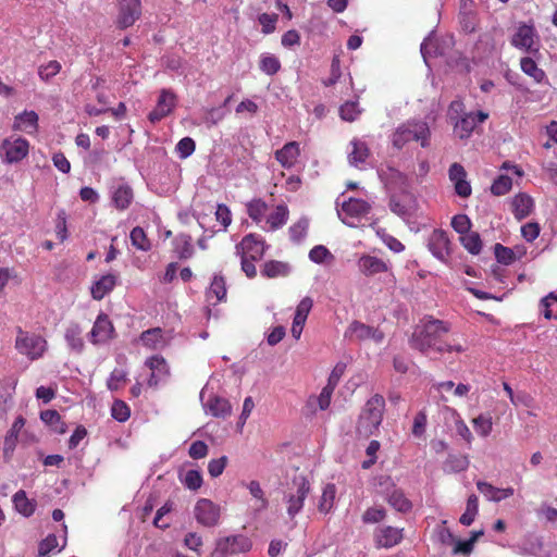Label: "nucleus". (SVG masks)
<instances>
[{
	"label": "nucleus",
	"mask_w": 557,
	"mask_h": 557,
	"mask_svg": "<svg viewBox=\"0 0 557 557\" xmlns=\"http://www.w3.org/2000/svg\"><path fill=\"white\" fill-rule=\"evenodd\" d=\"M533 209L534 200L525 193H520L511 199V210L517 220L525 219L532 213Z\"/></svg>",
	"instance_id": "obj_27"
},
{
	"label": "nucleus",
	"mask_w": 557,
	"mask_h": 557,
	"mask_svg": "<svg viewBox=\"0 0 557 557\" xmlns=\"http://www.w3.org/2000/svg\"><path fill=\"white\" fill-rule=\"evenodd\" d=\"M309 492V482L304 476L295 478L293 486L284 495L286 511L290 519H294L301 511Z\"/></svg>",
	"instance_id": "obj_5"
},
{
	"label": "nucleus",
	"mask_w": 557,
	"mask_h": 557,
	"mask_svg": "<svg viewBox=\"0 0 557 557\" xmlns=\"http://www.w3.org/2000/svg\"><path fill=\"white\" fill-rule=\"evenodd\" d=\"M334 392L332 386L325 385L319 396H311L307 401V408L309 412L314 413L317 409L325 410L331 404V397Z\"/></svg>",
	"instance_id": "obj_34"
},
{
	"label": "nucleus",
	"mask_w": 557,
	"mask_h": 557,
	"mask_svg": "<svg viewBox=\"0 0 557 557\" xmlns=\"http://www.w3.org/2000/svg\"><path fill=\"white\" fill-rule=\"evenodd\" d=\"M471 220L466 214H457L451 220V227L460 234V236L471 231Z\"/></svg>",
	"instance_id": "obj_58"
},
{
	"label": "nucleus",
	"mask_w": 557,
	"mask_h": 557,
	"mask_svg": "<svg viewBox=\"0 0 557 557\" xmlns=\"http://www.w3.org/2000/svg\"><path fill=\"white\" fill-rule=\"evenodd\" d=\"M386 500L393 508L401 512H406L411 508V503L400 490L394 488L386 495Z\"/></svg>",
	"instance_id": "obj_42"
},
{
	"label": "nucleus",
	"mask_w": 557,
	"mask_h": 557,
	"mask_svg": "<svg viewBox=\"0 0 557 557\" xmlns=\"http://www.w3.org/2000/svg\"><path fill=\"white\" fill-rule=\"evenodd\" d=\"M141 1L140 0H120L119 15L116 24L120 28H127L140 17Z\"/></svg>",
	"instance_id": "obj_12"
},
{
	"label": "nucleus",
	"mask_w": 557,
	"mask_h": 557,
	"mask_svg": "<svg viewBox=\"0 0 557 557\" xmlns=\"http://www.w3.org/2000/svg\"><path fill=\"white\" fill-rule=\"evenodd\" d=\"M247 488L251 496L255 498L256 510H264L268 507V500L264 497V493L260 486V483L258 481H250L247 484Z\"/></svg>",
	"instance_id": "obj_47"
},
{
	"label": "nucleus",
	"mask_w": 557,
	"mask_h": 557,
	"mask_svg": "<svg viewBox=\"0 0 557 557\" xmlns=\"http://www.w3.org/2000/svg\"><path fill=\"white\" fill-rule=\"evenodd\" d=\"M176 106L175 95L163 89L159 96L156 108L149 113L148 119L151 123H157L169 115Z\"/></svg>",
	"instance_id": "obj_18"
},
{
	"label": "nucleus",
	"mask_w": 557,
	"mask_h": 557,
	"mask_svg": "<svg viewBox=\"0 0 557 557\" xmlns=\"http://www.w3.org/2000/svg\"><path fill=\"white\" fill-rule=\"evenodd\" d=\"M512 186V180L508 175L498 176L492 184L491 191L496 196L507 194Z\"/></svg>",
	"instance_id": "obj_55"
},
{
	"label": "nucleus",
	"mask_w": 557,
	"mask_h": 557,
	"mask_svg": "<svg viewBox=\"0 0 557 557\" xmlns=\"http://www.w3.org/2000/svg\"><path fill=\"white\" fill-rule=\"evenodd\" d=\"M473 428L475 432L482 436L486 437L491 434L493 429L492 417L490 414H480L472 420Z\"/></svg>",
	"instance_id": "obj_51"
},
{
	"label": "nucleus",
	"mask_w": 557,
	"mask_h": 557,
	"mask_svg": "<svg viewBox=\"0 0 557 557\" xmlns=\"http://www.w3.org/2000/svg\"><path fill=\"white\" fill-rule=\"evenodd\" d=\"M195 148H196V144H195L194 139L190 137L182 138L175 147L177 154L182 159H186L189 156H191V153L195 151Z\"/></svg>",
	"instance_id": "obj_62"
},
{
	"label": "nucleus",
	"mask_w": 557,
	"mask_h": 557,
	"mask_svg": "<svg viewBox=\"0 0 557 557\" xmlns=\"http://www.w3.org/2000/svg\"><path fill=\"white\" fill-rule=\"evenodd\" d=\"M110 194L114 207L119 210L127 209L134 199L132 187L123 181L113 183L110 187Z\"/></svg>",
	"instance_id": "obj_19"
},
{
	"label": "nucleus",
	"mask_w": 557,
	"mask_h": 557,
	"mask_svg": "<svg viewBox=\"0 0 557 557\" xmlns=\"http://www.w3.org/2000/svg\"><path fill=\"white\" fill-rule=\"evenodd\" d=\"M83 329L77 323H70L64 332V339L69 349L75 354H82L85 347L82 336Z\"/></svg>",
	"instance_id": "obj_29"
},
{
	"label": "nucleus",
	"mask_w": 557,
	"mask_h": 557,
	"mask_svg": "<svg viewBox=\"0 0 557 557\" xmlns=\"http://www.w3.org/2000/svg\"><path fill=\"white\" fill-rule=\"evenodd\" d=\"M235 248L236 255L250 258L251 260H259L264 256L267 246L260 236L248 234Z\"/></svg>",
	"instance_id": "obj_11"
},
{
	"label": "nucleus",
	"mask_w": 557,
	"mask_h": 557,
	"mask_svg": "<svg viewBox=\"0 0 557 557\" xmlns=\"http://www.w3.org/2000/svg\"><path fill=\"white\" fill-rule=\"evenodd\" d=\"M268 211V206L261 199H255L247 206L248 215L256 222L261 223Z\"/></svg>",
	"instance_id": "obj_48"
},
{
	"label": "nucleus",
	"mask_w": 557,
	"mask_h": 557,
	"mask_svg": "<svg viewBox=\"0 0 557 557\" xmlns=\"http://www.w3.org/2000/svg\"><path fill=\"white\" fill-rule=\"evenodd\" d=\"M140 339L144 346L153 350L162 349L168 343L162 330L159 327L145 331L141 334Z\"/></svg>",
	"instance_id": "obj_35"
},
{
	"label": "nucleus",
	"mask_w": 557,
	"mask_h": 557,
	"mask_svg": "<svg viewBox=\"0 0 557 557\" xmlns=\"http://www.w3.org/2000/svg\"><path fill=\"white\" fill-rule=\"evenodd\" d=\"M449 180L454 183L458 196L467 198L471 195L470 183L466 180L467 173L460 163H453L448 171Z\"/></svg>",
	"instance_id": "obj_23"
},
{
	"label": "nucleus",
	"mask_w": 557,
	"mask_h": 557,
	"mask_svg": "<svg viewBox=\"0 0 557 557\" xmlns=\"http://www.w3.org/2000/svg\"><path fill=\"white\" fill-rule=\"evenodd\" d=\"M479 511V502L475 495H470L467 500L466 511L461 515L459 521L469 527L475 519Z\"/></svg>",
	"instance_id": "obj_46"
},
{
	"label": "nucleus",
	"mask_w": 557,
	"mask_h": 557,
	"mask_svg": "<svg viewBox=\"0 0 557 557\" xmlns=\"http://www.w3.org/2000/svg\"><path fill=\"white\" fill-rule=\"evenodd\" d=\"M341 117L345 121L352 122L360 114L358 103L355 101H347L339 108Z\"/></svg>",
	"instance_id": "obj_61"
},
{
	"label": "nucleus",
	"mask_w": 557,
	"mask_h": 557,
	"mask_svg": "<svg viewBox=\"0 0 557 557\" xmlns=\"http://www.w3.org/2000/svg\"><path fill=\"white\" fill-rule=\"evenodd\" d=\"M510 42L515 48L531 53L533 54V57L539 54L537 34L532 25H518L511 37Z\"/></svg>",
	"instance_id": "obj_9"
},
{
	"label": "nucleus",
	"mask_w": 557,
	"mask_h": 557,
	"mask_svg": "<svg viewBox=\"0 0 557 557\" xmlns=\"http://www.w3.org/2000/svg\"><path fill=\"white\" fill-rule=\"evenodd\" d=\"M488 114L483 111L466 113L456 121L454 132L460 138L470 137L478 124L483 123Z\"/></svg>",
	"instance_id": "obj_13"
},
{
	"label": "nucleus",
	"mask_w": 557,
	"mask_h": 557,
	"mask_svg": "<svg viewBox=\"0 0 557 557\" xmlns=\"http://www.w3.org/2000/svg\"><path fill=\"white\" fill-rule=\"evenodd\" d=\"M336 487L334 484H326L318 503V509L322 513H329L335 502Z\"/></svg>",
	"instance_id": "obj_40"
},
{
	"label": "nucleus",
	"mask_w": 557,
	"mask_h": 557,
	"mask_svg": "<svg viewBox=\"0 0 557 557\" xmlns=\"http://www.w3.org/2000/svg\"><path fill=\"white\" fill-rule=\"evenodd\" d=\"M379 176L391 190L406 191L408 177L397 169L392 166L382 168L379 170Z\"/></svg>",
	"instance_id": "obj_22"
},
{
	"label": "nucleus",
	"mask_w": 557,
	"mask_h": 557,
	"mask_svg": "<svg viewBox=\"0 0 557 557\" xmlns=\"http://www.w3.org/2000/svg\"><path fill=\"white\" fill-rule=\"evenodd\" d=\"M38 114L33 110H25L17 114L14 119L13 129L21 131L26 134H34L38 128Z\"/></svg>",
	"instance_id": "obj_28"
},
{
	"label": "nucleus",
	"mask_w": 557,
	"mask_h": 557,
	"mask_svg": "<svg viewBox=\"0 0 557 557\" xmlns=\"http://www.w3.org/2000/svg\"><path fill=\"white\" fill-rule=\"evenodd\" d=\"M299 154V144L289 141L275 152V159L283 168L292 169L297 163Z\"/></svg>",
	"instance_id": "obj_26"
},
{
	"label": "nucleus",
	"mask_w": 557,
	"mask_h": 557,
	"mask_svg": "<svg viewBox=\"0 0 557 557\" xmlns=\"http://www.w3.org/2000/svg\"><path fill=\"white\" fill-rule=\"evenodd\" d=\"M428 247L432 255L441 261H446L450 255V242L446 232L434 230L429 237Z\"/></svg>",
	"instance_id": "obj_17"
},
{
	"label": "nucleus",
	"mask_w": 557,
	"mask_h": 557,
	"mask_svg": "<svg viewBox=\"0 0 557 557\" xmlns=\"http://www.w3.org/2000/svg\"><path fill=\"white\" fill-rule=\"evenodd\" d=\"M308 226L309 222L307 219L302 218L297 221L288 230L290 239L295 243L301 242L307 235Z\"/></svg>",
	"instance_id": "obj_52"
},
{
	"label": "nucleus",
	"mask_w": 557,
	"mask_h": 557,
	"mask_svg": "<svg viewBox=\"0 0 557 557\" xmlns=\"http://www.w3.org/2000/svg\"><path fill=\"white\" fill-rule=\"evenodd\" d=\"M175 252L181 259H187L193 256L194 248L191 238L188 235H180L175 239Z\"/></svg>",
	"instance_id": "obj_49"
},
{
	"label": "nucleus",
	"mask_w": 557,
	"mask_h": 557,
	"mask_svg": "<svg viewBox=\"0 0 557 557\" xmlns=\"http://www.w3.org/2000/svg\"><path fill=\"white\" fill-rule=\"evenodd\" d=\"M15 348L21 355L34 361L44 357L48 349V342L39 334L18 329L15 338Z\"/></svg>",
	"instance_id": "obj_4"
},
{
	"label": "nucleus",
	"mask_w": 557,
	"mask_h": 557,
	"mask_svg": "<svg viewBox=\"0 0 557 557\" xmlns=\"http://www.w3.org/2000/svg\"><path fill=\"white\" fill-rule=\"evenodd\" d=\"M226 297V285L225 280L221 275H214L211 284L207 290V298L211 301L213 298L215 301L213 304L223 301Z\"/></svg>",
	"instance_id": "obj_38"
},
{
	"label": "nucleus",
	"mask_w": 557,
	"mask_h": 557,
	"mask_svg": "<svg viewBox=\"0 0 557 557\" xmlns=\"http://www.w3.org/2000/svg\"><path fill=\"white\" fill-rule=\"evenodd\" d=\"M403 539V530L394 527H382L375 530L374 540L377 546L389 548Z\"/></svg>",
	"instance_id": "obj_25"
},
{
	"label": "nucleus",
	"mask_w": 557,
	"mask_h": 557,
	"mask_svg": "<svg viewBox=\"0 0 557 557\" xmlns=\"http://www.w3.org/2000/svg\"><path fill=\"white\" fill-rule=\"evenodd\" d=\"M111 414L116 421L124 422L129 418V408L124 401L115 400L111 408Z\"/></svg>",
	"instance_id": "obj_63"
},
{
	"label": "nucleus",
	"mask_w": 557,
	"mask_h": 557,
	"mask_svg": "<svg viewBox=\"0 0 557 557\" xmlns=\"http://www.w3.org/2000/svg\"><path fill=\"white\" fill-rule=\"evenodd\" d=\"M450 330L448 323L434 319L433 317H424L419 324L414 327V331L410 338V345L412 348L418 349L423 354L430 351L436 352H463L466 347L460 343L453 341L451 343L443 339Z\"/></svg>",
	"instance_id": "obj_1"
},
{
	"label": "nucleus",
	"mask_w": 557,
	"mask_h": 557,
	"mask_svg": "<svg viewBox=\"0 0 557 557\" xmlns=\"http://www.w3.org/2000/svg\"><path fill=\"white\" fill-rule=\"evenodd\" d=\"M114 333V327L109 320L108 315L104 313H100L95 323L94 326L89 333V341L94 345L104 344L109 339L112 338Z\"/></svg>",
	"instance_id": "obj_16"
},
{
	"label": "nucleus",
	"mask_w": 557,
	"mask_h": 557,
	"mask_svg": "<svg viewBox=\"0 0 557 557\" xmlns=\"http://www.w3.org/2000/svg\"><path fill=\"white\" fill-rule=\"evenodd\" d=\"M371 210L370 203L362 199L350 198L342 203L338 216L348 226L357 227L362 219H367Z\"/></svg>",
	"instance_id": "obj_6"
},
{
	"label": "nucleus",
	"mask_w": 557,
	"mask_h": 557,
	"mask_svg": "<svg viewBox=\"0 0 557 557\" xmlns=\"http://www.w3.org/2000/svg\"><path fill=\"white\" fill-rule=\"evenodd\" d=\"M252 543L249 537L243 534L228 535L221 537L215 543L213 555L225 557L227 555H237L247 553L251 549Z\"/></svg>",
	"instance_id": "obj_8"
},
{
	"label": "nucleus",
	"mask_w": 557,
	"mask_h": 557,
	"mask_svg": "<svg viewBox=\"0 0 557 557\" xmlns=\"http://www.w3.org/2000/svg\"><path fill=\"white\" fill-rule=\"evenodd\" d=\"M384 408L385 400L381 395H374L367 401L357 425L360 435L370 436L379 429Z\"/></svg>",
	"instance_id": "obj_3"
},
{
	"label": "nucleus",
	"mask_w": 557,
	"mask_h": 557,
	"mask_svg": "<svg viewBox=\"0 0 557 557\" xmlns=\"http://www.w3.org/2000/svg\"><path fill=\"white\" fill-rule=\"evenodd\" d=\"M430 127L426 122L423 121H410L400 125L393 134V145L400 149L407 143L416 140L425 148L430 145Z\"/></svg>",
	"instance_id": "obj_2"
},
{
	"label": "nucleus",
	"mask_w": 557,
	"mask_h": 557,
	"mask_svg": "<svg viewBox=\"0 0 557 557\" xmlns=\"http://www.w3.org/2000/svg\"><path fill=\"white\" fill-rule=\"evenodd\" d=\"M542 313L546 319L557 318V296L550 294L541 301Z\"/></svg>",
	"instance_id": "obj_54"
},
{
	"label": "nucleus",
	"mask_w": 557,
	"mask_h": 557,
	"mask_svg": "<svg viewBox=\"0 0 557 557\" xmlns=\"http://www.w3.org/2000/svg\"><path fill=\"white\" fill-rule=\"evenodd\" d=\"M13 504L24 517H29L35 511V504L27 498L26 493L22 490L13 495Z\"/></svg>",
	"instance_id": "obj_41"
},
{
	"label": "nucleus",
	"mask_w": 557,
	"mask_h": 557,
	"mask_svg": "<svg viewBox=\"0 0 557 557\" xmlns=\"http://www.w3.org/2000/svg\"><path fill=\"white\" fill-rule=\"evenodd\" d=\"M260 70L267 75H274L281 69L278 58L271 53H262L259 62Z\"/></svg>",
	"instance_id": "obj_45"
},
{
	"label": "nucleus",
	"mask_w": 557,
	"mask_h": 557,
	"mask_svg": "<svg viewBox=\"0 0 557 557\" xmlns=\"http://www.w3.org/2000/svg\"><path fill=\"white\" fill-rule=\"evenodd\" d=\"M145 366L150 370L148 385L157 387L161 382H164L169 374V366L165 359L159 355L152 356L145 361Z\"/></svg>",
	"instance_id": "obj_15"
},
{
	"label": "nucleus",
	"mask_w": 557,
	"mask_h": 557,
	"mask_svg": "<svg viewBox=\"0 0 557 557\" xmlns=\"http://www.w3.org/2000/svg\"><path fill=\"white\" fill-rule=\"evenodd\" d=\"M358 269L366 276H373L383 272H388L391 265L387 261L371 255H362L358 259Z\"/></svg>",
	"instance_id": "obj_20"
},
{
	"label": "nucleus",
	"mask_w": 557,
	"mask_h": 557,
	"mask_svg": "<svg viewBox=\"0 0 557 557\" xmlns=\"http://www.w3.org/2000/svg\"><path fill=\"white\" fill-rule=\"evenodd\" d=\"M426 422H428V418H426V413L424 411H420L416 414L414 419H413V424H412V434L414 437H422L425 433V429H426Z\"/></svg>",
	"instance_id": "obj_64"
},
{
	"label": "nucleus",
	"mask_w": 557,
	"mask_h": 557,
	"mask_svg": "<svg viewBox=\"0 0 557 557\" xmlns=\"http://www.w3.org/2000/svg\"><path fill=\"white\" fill-rule=\"evenodd\" d=\"M520 69L525 75L531 77L537 84L542 83L546 77L545 72L539 67L533 57L521 58Z\"/></svg>",
	"instance_id": "obj_36"
},
{
	"label": "nucleus",
	"mask_w": 557,
	"mask_h": 557,
	"mask_svg": "<svg viewBox=\"0 0 557 557\" xmlns=\"http://www.w3.org/2000/svg\"><path fill=\"white\" fill-rule=\"evenodd\" d=\"M129 237H131L132 244L136 248H138L143 251H147L150 249V243L147 239V236L141 227H139V226L134 227L131 232Z\"/></svg>",
	"instance_id": "obj_53"
},
{
	"label": "nucleus",
	"mask_w": 557,
	"mask_h": 557,
	"mask_svg": "<svg viewBox=\"0 0 557 557\" xmlns=\"http://www.w3.org/2000/svg\"><path fill=\"white\" fill-rule=\"evenodd\" d=\"M182 482L187 488L196 491L200 488L202 484V475L198 470H188L184 474Z\"/></svg>",
	"instance_id": "obj_59"
},
{
	"label": "nucleus",
	"mask_w": 557,
	"mask_h": 557,
	"mask_svg": "<svg viewBox=\"0 0 557 557\" xmlns=\"http://www.w3.org/2000/svg\"><path fill=\"white\" fill-rule=\"evenodd\" d=\"M290 265L283 261L270 260L263 264L261 274L269 278L287 276L290 273Z\"/></svg>",
	"instance_id": "obj_37"
},
{
	"label": "nucleus",
	"mask_w": 557,
	"mask_h": 557,
	"mask_svg": "<svg viewBox=\"0 0 557 557\" xmlns=\"http://www.w3.org/2000/svg\"><path fill=\"white\" fill-rule=\"evenodd\" d=\"M469 467V459L466 455H449L444 462V471L461 472Z\"/></svg>",
	"instance_id": "obj_43"
},
{
	"label": "nucleus",
	"mask_w": 557,
	"mask_h": 557,
	"mask_svg": "<svg viewBox=\"0 0 557 557\" xmlns=\"http://www.w3.org/2000/svg\"><path fill=\"white\" fill-rule=\"evenodd\" d=\"M369 157V148L367 144L358 138H354L349 143L348 161L351 165L358 166L366 162Z\"/></svg>",
	"instance_id": "obj_32"
},
{
	"label": "nucleus",
	"mask_w": 557,
	"mask_h": 557,
	"mask_svg": "<svg viewBox=\"0 0 557 557\" xmlns=\"http://www.w3.org/2000/svg\"><path fill=\"white\" fill-rule=\"evenodd\" d=\"M288 219V209L285 205L276 206L271 213L267 215L264 231H274L282 227Z\"/></svg>",
	"instance_id": "obj_33"
},
{
	"label": "nucleus",
	"mask_w": 557,
	"mask_h": 557,
	"mask_svg": "<svg viewBox=\"0 0 557 557\" xmlns=\"http://www.w3.org/2000/svg\"><path fill=\"white\" fill-rule=\"evenodd\" d=\"M29 152V143L22 137L10 136L0 145V158L4 163L13 164L22 161Z\"/></svg>",
	"instance_id": "obj_7"
},
{
	"label": "nucleus",
	"mask_w": 557,
	"mask_h": 557,
	"mask_svg": "<svg viewBox=\"0 0 557 557\" xmlns=\"http://www.w3.org/2000/svg\"><path fill=\"white\" fill-rule=\"evenodd\" d=\"M345 337L357 341L372 339L379 344L383 341L384 334L379 329H374L359 321H354L346 330Z\"/></svg>",
	"instance_id": "obj_14"
},
{
	"label": "nucleus",
	"mask_w": 557,
	"mask_h": 557,
	"mask_svg": "<svg viewBox=\"0 0 557 557\" xmlns=\"http://www.w3.org/2000/svg\"><path fill=\"white\" fill-rule=\"evenodd\" d=\"M24 425L25 419L23 417H17L4 438L3 450L5 456L14 450L18 433L24 428Z\"/></svg>",
	"instance_id": "obj_39"
},
{
	"label": "nucleus",
	"mask_w": 557,
	"mask_h": 557,
	"mask_svg": "<svg viewBox=\"0 0 557 557\" xmlns=\"http://www.w3.org/2000/svg\"><path fill=\"white\" fill-rule=\"evenodd\" d=\"M61 71V64L58 61H50L47 64L40 65L38 67L39 77L48 82L50 78L54 77Z\"/></svg>",
	"instance_id": "obj_57"
},
{
	"label": "nucleus",
	"mask_w": 557,
	"mask_h": 557,
	"mask_svg": "<svg viewBox=\"0 0 557 557\" xmlns=\"http://www.w3.org/2000/svg\"><path fill=\"white\" fill-rule=\"evenodd\" d=\"M312 299L309 297H305L297 306L294 322H299L305 324L308 318V314L312 308Z\"/></svg>",
	"instance_id": "obj_56"
},
{
	"label": "nucleus",
	"mask_w": 557,
	"mask_h": 557,
	"mask_svg": "<svg viewBox=\"0 0 557 557\" xmlns=\"http://www.w3.org/2000/svg\"><path fill=\"white\" fill-rule=\"evenodd\" d=\"M197 522L203 527H215L219 523L221 508L207 498L199 499L194 508Z\"/></svg>",
	"instance_id": "obj_10"
},
{
	"label": "nucleus",
	"mask_w": 557,
	"mask_h": 557,
	"mask_svg": "<svg viewBox=\"0 0 557 557\" xmlns=\"http://www.w3.org/2000/svg\"><path fill=\"white\" fill-rule=\"evenodd\" d=\"M205 394L206 391L202 389L200 393V398L202 400L203 408L208 413L218 418H225L231 414L232 408L225 398L212 396L209 397L208 400H205Z\"/></svg>",
	"instance_id": "obj_24"
},
{
	"label": "nucleus",
	"mask_w": 557,
	"mask_h": 557,
	"mask_svg": "<svg viewBox=\"0 0 557 557\" xmlns=\"http://www.w3.org/2000/svg\"><path fill=\"white\" fill-rule=\"evenodd\" d=\"M460 243L472 255H479L482 249V242L479 233L476 232H468L467 234L460 236Z\"/></svg>",
	"instance_id": "obj_44"
},
{
	"label": "nucleus",
	"mask_w": 557,
	"mask_h": 557,
	"mask_svg": "<svg viewBox=\"0 0 557 557\" xmlns=\"http://www.w3.org/2000/svg\"><path fill=\"white\" fill-rule=\"evenodd\" d=\"M476 487L479 492L490 502H500L513 495L512 487L498 488L484 481H478Z\"/></svg>",
	"instance_id": "obj_30"
},
{
	"label": "nucleus",
	"mask_w": 557,
	"mask_h": 557,
	"mask_svg": "<svg viewBox=\"0 0 557 557\" xmlns=\"http://www.w3.org/2000/svg\"><path fill=\"white\" fill-rule=\"evenodd\" d=\"M389 208L392 212L406 220L416 212L417 201L410 194L404 193L401 197L392 196Z\"/></svg>",
	"instance_id": "obj_21"
},
{
	"label": "nucleus",
	"mask_w": 557,
	"mask_h": 557,
	"mask_svg": "<svg viewBox=\"0 0 557 557\" xmlns=\"http://www.w3.org/2000/svg\"><path fill=\"white\" fill-rule=\"evenodd\" d=\"M309 259L318 264L322 263H331L334 260V256L331 253V251L323 245L314 246L309 251Z\"/></svg>",
	"instance_id": "obj_50"
},
{
	"label": "nucleus",
	"mask_w": 557,
	"mask_h": 557,
	"mask_svg": "<svg viewBox=\"0 0 557 557\" xmlns=\"http://www.w3.org/2000/svg\"><path fill=\"white\" fill-rule=\"evenodd\" d=\"M117 276L109 273L102 275L91 286V296L96 300H101L107 294H109L116 285Z\"/></svg>",
	"instance_id": "obj_31"
},
{
	"label": "nucleus",
	"mask_w": 557,
	"mask_h": 557,
	"mask_svg": "<svg viewBox=\"0 0 557 557\" xmlns=\"http://www.w3.org/2000/svg\"><path fill=\"white\" fill-rule=\"evenodd\" d=\"M126 371L122 369H114L108 379V388L111 391H116L121 388L126 382Z\"/></svg>",
	"instance_id": "obj_60"
}]
</instances>
